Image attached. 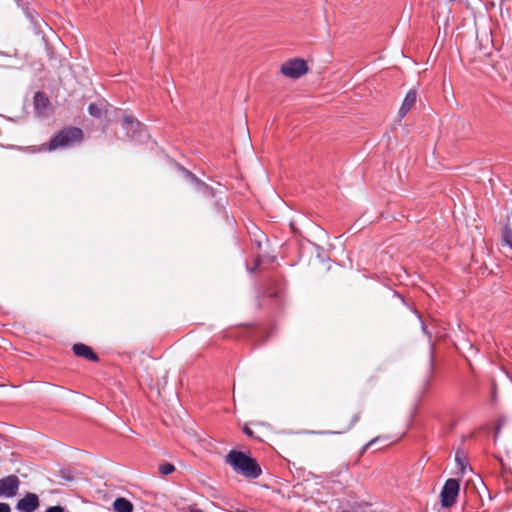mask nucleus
<instances>
[{
  "instance_id": "obj_5",
  "label": "nucleus",
  "mask_w": 512,
  "mask_h": 512,
  "mask_svg": "<svg viewBox=\"0 0 512 512\" xmlns=\"http://www.w3.org/2000/svg\"><path fill=\"white\" fill-rule=\"evenodd\" d=\"M20 480L15 475L0 479V497H14L19 489Z\"/></svg>"
},
{
  "instance_id": "obj_10",
  "label": "nucleus",
  "mask_w": 512,
  "mask_h": 512,
  "mask_svg": "<svg viewBox=\"0 0 512 512\" xmlns=\"http://www.w3.org/2000/svg\"><path fill=\"white\" fill-rule=\"evenodd\" d=\"M416 97H417L416 92L413 90H410L406 94L404 101L399 109L400 117H404L410 111V109L413 107V105L416 102Z\"/></svg>"
},
{
  "instance_id": "obj_4",
  "label": "nucleus",
  "mask_w": 512,
  "mask_h": 512,
  "mask_svg": "<svg viewBox=\"0 0 512 512\" xmlns=\"http://www.w3.org/2000/svg\"><path fill=\"white\" fill-rule=\"evenodd\" d=\"M308 71L307 64L304 60L296 58L286 61L281 66V73L286 77L297 79Z\"/></svg>"
},
{
  "instance_id": "obj_3",
  "label": "nucleus",
  "mask_w": 512,
  "mask_h": 512,
  "mask_svg": "<svg viewBox=\"0 0 512 512\" xmlns=\"http://www.w3.org/2000/svg\"><path fill=\"white\" fill-rule=\"evenodd\" d=\"M460 490V483L458 480L450 478L446 480L441 491V504L443 507H451L456 503Z\"/></svg>"
},
{
  "instance_id": "obj_13",
  "label": "nucleus",
  "mask_w": 512,
  "mask_h": 512,
  "mask_svg": "<svg viewBox=\"0 0 512 512\" xmlns=\"http://www.w3.org/2000/svg\"><path fill=\"white\" fill-rule=\"evenodd\" d=\"M365 503H348L340 507L338 512H366Z\"/></svg>"
},
{
  "instance_id": "obj_16",
  "label": "nucleus",
  "mask_w": 512,
  "mask_h": 512,
  "mask_svg": "<svg viewBox=\"0 0 512 512\" xmlns=\"http://www.w3.org/2000/svg\"><path fill=\"white\" fill-rule=\"evenodd\" d=\"M175 471L174 465L170 463H165L159 466V472L162 475H169Z\"/></svg>"
},
{
  "instance_id": "obj_23",
  "label": "nucleus",
  "mask_w": 512,
  "mask_h": 512,
  "mask_svg": "<svg viewBox=\"0 0 512 512\" xmlns=\"http://www.w3.org/2000/svg\"><path fill=\"white\" fill-rule=\"evenodd\" d=\"M188 512H202V511L198 508L191 507V508H189Z\"/></svg>"
},
{
  "instance_id": "obj_19",
  "label": "nucleus",
  "mask_w": 512,
  "mask_h": 512,
  "mask_svg": "<svg viewBox=\"0 0 512 512\" xmlns=\"http://www.w3.org/2000/svg\"><path fill=\"white\" fill-rule=\"evenodd\" d=\"M187 173L189 174V176H190L191 178H193V179L196 181V183H197V185H198L199 187H203V188H205V189H208V186H207L205 183H203V182L199 181L198 179H196V178L194 177V175H193V174H191L190 172H187Z\"/></svg>"
},
{
  "instance_id": "obj_1",
  "label": "nucleus",
  "mask_w": 512,
  "mask_h": 512,
  "mask_svg": "<svg viewBox=\"0 0 512 512\" xmlns=\"http://www.w3.org/2000/svg\"><path fill=\"white\" fill-rule=\"evenodd\" d=\"M225 463L230 465L235 473L248 479H256L262 473L257 461L241 451L230 450L225 457Z\"/></svg>"
},
{
  "instance_id": "obj_7",
  "label": "nucleus",
  "mask_w": 512,
  "mask_h": 512,
  "mask_svg": "<svg viewBox=\"0 0 512 512\" xmlns=\"http://www.w3.org/2000/svg\"><path fill=\"white\" fill-rule=\"evenodd\" d=\"M38 507L39 498L35 493H27L16 505V508L23 512H34Z\"/></svg>"
},
{
  "instance_id": "obj_14",
  "label": "nucleus",
  "mask_w": 512,
  "mask_h": 512,
  "mask_svg": "<svg viewBox=\"0 0 512 512\" xmlns=\"http://www.w3.org/2000/svg\"><path fill=\"white\" fill-rule=\"evenodd\" d=\"M360 419V413H356L353 415L350 423L348 424V426L342 430V431H339L338 433H344L348 430H350ZM315 434H319V435H325V434H335L336 432H332V431H318V432H314Z\"/></svg>"
},
{
  "instance_id": "obj_22",
  "label": "nucleus",
  "mask_w": 512,
  "mask_h": 512,
  "mask_svg": "<svg viewBox=\"0 0 512 512\" xmlns=\"http://www.w3.org/2000/svg\"><path fill=\"white\" fill-rule=\"evenodd\" d=\"M378 440V438H374L372 439L370 442H368L366 445H365V449L370 447L371 445H373L376 441Z\"/></svg>"
},
{
  "instance_id": "obj_9",
  "label": "nucleus",
  "mask_w": 512,
  "mask_h": 512,
  "mask_svg": "<svg viewBox=\"0 0 512 512\" xmlns=\"http://www.w3.org/2000/svg\"><path fill=\"white\" fill-rule=\"evenodd\" d=\"M73 352L76 356L84 357L91 361L98 360V356L93 352V350L89 346L82 343L74 344Z\"/></svg>"
},
{
  "instance_id": "obj_8",
  "label": "nucleus",
  "mask_w": 512,
  "mask_h": 512,
  "mask_svg": "<svg viewBox=\"0 0 512 512\" xmlns=\"http://www.w3.org/2000/svg\"><path fill=\"white\" fill-rule=\"evenodd\" d=\"M50 101L43 92H36L34 95V108L39 116H45L49 110Z\"/></svg>"
},
{
  "instance_id": "obj_20",
  "label": "nucleus",
  "mask_w": 512,
  "mask_h": 512,
  "mask_svg": "<svg viewBox=\"0 0 512 512\" xmlns=\"http://www.w3.org/2000/svg\"><path fill=\"white\" fill-rule=\"evenodd\" d=\"M0 512H11L10 506L6 503H0Z\"/></svg>"
},
{
  "instance_id": "obj_6",
  "label": "nucleus",
  "mask_w": 512,
  "mask_h": 512,
  "mask_svg": "<svg viewBox=\"0 0 512 512\" xmlns=\"http://www.w3.org/2000/svg\"><path fill=\"white\" fill-rule=\"evenodd\" d=\"M122 126L130 138H136L143 131V125L135 117L127 114L122 117Z\"/></svg>"
},
{
  "instance_id": "obj_2",
  "label": "nucleus",
  "mask_w": 512,
  "mask_h": 512,
  "mask_svg": "<svg viewBox=\"0 0 512 512\" xmlns=\"http://www.w3.org/2000/svg\"><path fill=\"white\" fill-rule=\"evenodd\" d=\"M83 139V131L77 127H67L59 131L51 138L48 144V150L67 148L80 143Z\"/></svg>"
},
{
  "instance_id": "obj_12",
  "label": "nucleus",
  "mask_w": 512,
  "mask_h": 512,
  "mask_svg": "<svg viewBox=\"0 0 512 512\" xmlns=\"http://www.w3.org/2000/svg\"><path fill=\"white\" fill-rule=\"evenodd\" d=\"M502 245L512 251V228L509 224L502 229Z\"/></svg>"
},
{
  "instance_id": "obj_18",
  "label": "nucleus",
  "mask_w": 512,
  "mask_h": 512,
  "mask_svg": "<svg viewBox=\"0 0 512 512\" xmlns=\"http://www.w3.org/2000/svg\"><path fill=\"white\" fill-rule=\"evenodd\" d=\"M45 512H64V508L61 506H52L47 508Z\"/></svg>"
},
{
  "instance_id": "obj_11",
  "label": "nucleus",
  "mask_w": 512,
  "mask_h": 512,
  "mask_svg": "<svg viewBox=\"0 0 512 512\" xmlns=\"http://www.w3.org/2000/svg\"><path fill=\"white\" fill-rule=\"evenodd\" d=\"M116 512H133V504L126 498L119 497L113 503Z\"/></svg>"
},
{
  "instance_id": "obj_15",
  "label": "nucleus",
  "mask_w": 512,
  "mask_h": 512,
  "mask_svg": "<svg viewBox=\"0 0 512 512\" xmlns=\"http://www.w3.org/2000/svg\"><path fill=\"white\" fill-rule=\"evenodd\" d=\"M89 114L93 117L100 118L103 114L102 108L96 103H91L88 107Z\"/></svg>"
},
{
  "instance_id": "obj_17",
  "label": "nucleus",
  "mask_w": 512,
  "mask_h": 512,
  "mask_svg": "<svg viewBox=\"0 0 512 512\" xmlns=\"http://www.w3.org/2000/svg\"><path fill=\"white\" fill-rule=\"evenodd\" d=\"M455 460L461 470V472L463 473L464 470H465V464H464V460H465V457H464V453L462 452H457L456 455H455Z\"/></svg>"
},
{
  "instance_id": "obj_21",
  "label": "nucleus",
  "mask_w": 512,
  "mask_h": 512,
  "mask_svg": "<svg viewBox=\"0 0 512 512\" xmlns=\"http://www.w3.org/2000/svg\"><path fill=\"white\" fill-rule=\"evenodd\" d=\"M243 431H244V433H245L247 436H249V437H252V436H253V434H254V433H253V431H252L250 428H248V427H245V428L243 429Z\"/></svg>"
}]
</instances>
